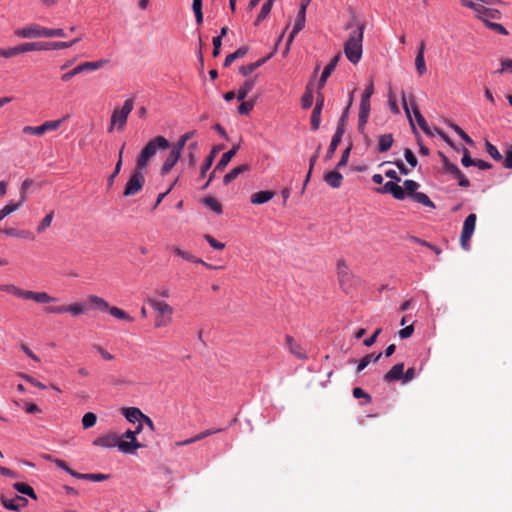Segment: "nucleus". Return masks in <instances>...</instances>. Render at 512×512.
Instances as JSON below:
<instances>
[{"label": "nucleus", "mask_w": 512, "mask_h": 512, "mask_svg": "<svg viewBox=\"0 0 512 512\" xmlns=\"http://www.w3.org/2000/svg\"><path fill=\"white\" fill-rule=\"evenodd\" d=\"M353 26L354 22H349L346 28L350 29ZM355 26L344 45L345 56L353 64H357L362 58L365 23H356Z\"/></svg>", "instance_id": "1"}, {"label": "nucleus", "mask_w": 512, "mask_h": 512, "mask_svg": "<svg viewBox=\"0 0 512 512\" xmlns=\"http://www.w3.org/2000/svg\"><path fill=\"white\" fill-rule=\"evenodd\" d=\"M170 143L164 136H156L150 140L145 147L138 154L136 159V167L140 170H145L150 160L157 154L160 149L169 148Z\"/></svg>", "instance_id": "2"}, {"label": "nucleus", "mask_w": 512, "mask_h": 512, "mask_svg": "<svg viewBox=\"0 0 512 512\" xmlns=\"http://www.w3.org/2000/svg\"><path fill=\"white\" fill-rule=\"evenodd\" d=\"M134 101L132 98L126 99L121 109H114L111 119L110 126L108 131L111 132L115 126H117L118 130H123L129 114L133 110Z\"/></svg>", "instance_id": "3"}, {"label": "nucleus", "mask_w": 512, "mask_h": 512, "mask_svg": "<svg viewBox=\"0 0 512 512\" xmlns=\"http://www.w3.org/2000/svg\"><path fill=\"white\" fill-rule=\"evenodd\" d=\"M108 63L107 59H100L98 61H92V62H83L76 67H74L72 70L64 73L61 76V80L64 82L70 81L74 76L83 73V72H89V71H95L100 68H102L104 65Z\"/></svg>", "instance_id": "4"}, {"label": "nucleus", "mask_w": 512, "mask_h": 512, "mask_svg": "<svg viewBox=\"0 0 512 512\" xmlns=\"http://www.w3.org/2000/svg\"><path fill=\"white\" fill-rule=\"evenodd\" d=\"M144 170H140L139 168L135 167V170L131 173L124 191L123 195L126 197L134 196L137 194L143 187L145 178L143 175Z\"/></svg>", "instance_id": "5"}, {"label": "nucleus", "mask_w": 512, "mask_h": 512, "mask_svg": "<svg viewBox=\"0 0 512 512\" xmlns=\"http://www.w3.org/2000/svg\"><path fill=\"white\" fill-rule=\"evenodd\" d=\"M49 314L70 313L72 316H79L87 311V306L83 303H74L71 305L49 306L45 308Z\"/></svg>", "instance_id": "6"}, {"label": "nucleus", "mask_w": 512, "mask_h": 512, "mask_svg": "<svg viewBox=\"0 0 512 512\" xmlns=\"http://www.w3.org/2000/svg\"><path fill=\"white\" fill-rule=\"evenodd\" d=\"M136 434L132 430H127L122 438L129 439V441H124L121 439V443L119 444V451L124 454H134V452L139 449L145 447L144 444L140 443L136 439Z\"/></svg>", "instance_id": "7"}, {"label": "nucleus", "mask_w": 512, "mask_h": 512, "mask_svg": "<svg viewBox=\"0 0 512 512\" xmlns=\"http://www.w3.org/2000/svg\"><path fill=\"white\" fill-rule=\"evenodd\" d=\"M62 120L46 121L40 126H24L22 132L27 135L41 136L47 131H54L59 128Z\"/></svg>", "instance_id": "8"}, {"label": "nucleus", "mask_w": 512, "mask_h": 512, "mask_svg": "<svg viewBox=\"0 0 512 512\" xmlns=\"http://www.w3.org/2000/svg\"><path fill=\"white\" fill-rule=\"evenodd\" d=\"M45 27L38 24H31L14 31L15 36L23 39H35L44 37Z\"/></svg>", "instance_id": "9"}, {"label": "nucleus", "mask_w": 512, "mask_h": 512, "mask_svg": "<svg viewBox=\"0 0 512 512\" xmlns=\"http://www.w3.org/2000/svg\"><path fill=\"white\" fill-rule=\"evenodd\" d=\"M121 443V438L116 433H108L106 435H102L93 440V445L103 448H114L117 447L119 449V444Z\"/></svg>", "instance_id": "10"}, {"label": "nucleus", "mask_w": 512, "mask_h": 512, "mask_svg": "<svg viewBox=\"0 0 512 512\" xmlns=\"http://www.w3.org/2000/svg\"><path fill=\"white\" fill-rule=\"evenodd\" d=\"M475 13L477 17L485 23V25L491 22L490 19H499L501 15L498 10L487 8L482 3L477 4Z\"/></svg>", "instance_id": "11"}, {"label": "nucleus", "mask_w": 512, "mask_h": 512, "mask_svg": "<svg viewBox=\"0 0 512 512\" xmlns=\"http://www.w3.org/2000/svg\"><path fill=\"white\" fill-rule=\"evenodd\" d=\"M337 275L339 279V283L342 287L351 284L352 273L347 266L346 262L342 259L337 262Z\"/></svg>", "instance_id": "12"}, {"label": "nucleus", "mask_w": 512, "mask_h": 512, "mask_svg": "<svg viewBox=\"0 0 512 512\" xmlns=\"http://www.w3.org/2000/svg\"><path fill=\"white\" fill-rule=\"evenodd\" d=\"M182 151L179 150V148H176L175 146L172 147L170 150V153L166 160L164 161L162 167H161V174L166 175L168 174L171 169L175 166V164L180 159Z\"/></svg>", "instance_id": "13"}, {"label": "nucleus", "mask_w": 512, "mask_h": 512, "mask_svg": "<svg viewBox=\"0 0 512 512\" xmlns=\"http://www.w3.org/2000/svg\"><path fill=\"white\" fill-rule=\"evenodd\" d=\"M399 182L387 181L383 188L380 189L382 193H389L397 200H403L406 198L404 189L398 185Z\"/></svg>", "instance_id": "14"}, {"label": "nucleus", "mask_w": 512, "mask_h": 512, "mask_svg": "<svg viewBox=\"0 0 512 512\" xmlns=\"http://www.w3.org/2000/svg\"><path fill=\"white\" fill-rule=\"evenodd\" d=\"M285 341L291 354L301 360L307 359L306 350L292 336L286 335Z\"/></svg>", "instance_id": "15"}, {"label": "nucleus", "mask_w": 512, "mask_h": 512, "mask_svg": "<svg viewBox=\"0 0 512 512\" xmlns=\"http://www.w3.org/2000/svg\"><path fill=\"white\" fill-rule=\"evenodd\" d=\"M25 300H33L37 303H51L57 301V298L50 296L47 292H35L31 290H26Z\"/></svg>", "instance_id": "16"}, {"label": "nucleus", "mask_w": 512, "mask_h": 512, "mask_svg": "<svg viewBox=\"0 0 512 512\" xmlns=\"http://www.w3.org/2000/svg\"><path fill=\"white\" fill-rule=\"evenodd\" d=\"M27 499L16 495L12 499H6L4 496H1V503L6 509L12 511H19L22 507L27 505Z\"/></svg>", "instance_id": "17"}, {"label": "nucleus", "mask_w": 512, "mask_h": 512, "mask_svg": "<svg viewBox=\"0 0 512 512\" xmlns=\"http://www.w3.org/2000/svg\"><path fill=\"white\" fill-rule=\"evenodd\" d=\"M404 376V363L395 364L383 377L386 383L402 380Z\"/></svg>", "instance_id": "18"}, {"label": "nucleus", "mask_w": 512, "mask_h": 512, "mask_svg": "<svg viewBox=\"0 0 512 512\" xmlns=\"http://www.w3.org/2000/svg\"><path fill=\"white\" fill-rule=\"evenodd\" d=\"M148 304L154 309L158 315L171 317L173 314V308L164 301L156 299H148Z\"/></svg>", "instance_id": "19"}, {"label": "nucleus", "mask_w": 512, "mask_h": 512, "mask_svg": "<svg viewBox=\"0 0 512 512\" xmlns=\"http://www.w3.org/2000/svg\"><path fill=\"white\" fill-rule=\"evenodd\" d=\"M476 219H477L476 214L471 213L464 220L462 232H461V235H463L464 241L471 239V237L474 233V230H475Z\"/></svg>", "instance_id": "20"}, {"label": "nucleus", "mask_w": 512, "mask_h": 512, "mask_svg": "<svg viewBox=\"0 0 512 512\" xmlns=\"http://www.w3.org/2000/svg\"><path fill=\"white\" fill-rule=\"evenodd\" d=\"M305 20H306V12H304V8H299L294 26L292 31L289 34L288 37V44H290L294 37L304 28L305 26Z\"/></svg>", "instance_id": "21"}, {"label": "nucleus", "mask_w": 512, "mask_h": 512, "mask_svg": "<svg viewBox=\"0 0 512 512\" xmlns=\"http://www.w3.org/2000/svg\"><path fill=\"white\" fill-rule=\"evenodd\" d=\"M410 105L412 107V110H413V114H414V117L419 125V127L421 128V130L427 134V135H431V132H430V128L425 120V118L423 117V115L421 114L420 110L418 109L417 105H416V102L414 100V97L411 96V99H410Z\"/></svg>", "instance_id": "22"}, {"label": "nucleus", "mask_w": 512, "mask_h": 512, "mask_svg": "<svg viewBox=\"0 0 512 512\" xmlns=\"http://www.w3.org/2000/svg\"><path fill=\"white\" fill-rule=\"evenodd\" d=\"M121 413L124 415L126 420L130 423L141 422L144 413L137 407H124L121 409Z\"/></svg>", "instance_id": "23"}, {"label": "nucleus", "mask_w": 512, "mask_h": 512, "mask_svg": "<svg viewBox=\"0 0 512 512\" xmlns=\"http://www.w3.org/2000/svg\"><path fill=\"white\" fill-rule=\"evenodd\" d=\"M424 51H425V43L423 41H421L419 44V47H418L416 58H415L416 71L420 76L425 74L427 71L425 58H424Z\"/></svg>", "instance_id": "24"}, {"label": "nucleus", "mask_w": 512, "mask_h": 512, "mask_svg": "<svg viewBox=\"0 0 512 512\" xmlns=\"http://www.w3.org/2000/svg\"><path fill=\"white\" fill-rule=\"evenodd\" d=\"M239 148H240V145L236 144L229 151L223 153L215 167V170H223L228 165V163L232 160V158L236 155Z\"/></svg>", "instance_id": "25"}, {"label": "nucleus", "mask_w": 512, "mask_h": 512, "mask_svg": "<svg viewBox=\"0 0 512 512\" xmlns=\"http://www.w3.org/2000/svg\"><path fill=\"white\" fill-rule=\"evenodd\" d=\"M338 169L329 171L324 175V181L332 188H339L343 181V176Z\"/></svg>", "instance_id": "26"}, {"label": "nucleus", "mask_w": 512, "mask_h": 512, "mask_svg": "<svg viewBox=\"0 0 512 512\" xmlns=\"http://www.w3.org/2000/svg\"><path fill=\"white\" fill-rule=\"evenodd\" d=\"M274 195L275 193L270 190L258 191L251 195L250 201L252 204L261 205L270 201Z\"/></svg>", "instance_id": "27"}, {"label": "nucleus", "mask_w": 512, "mask_h": 512, "mask_svg": "<svg viewBox=\"0 0 512 512\" xmlns=\"http://www.w3.org/2000/svg\"><path fill=\"white\" fill-rule=\"evenodd\" d=\"M249 170H250L249 164H242V165H239V166L233 168L230 172H228L224 176V178H223L224 185H228L233 180H235L240 174L247 172Z\"/></svg>", "instance_id": "28"}, {"label": "nucleus", "mask_w": 512, "mask_h": 512, "mask_svg": "<svg viewBox=\"0 0 512 512\" xmlns=\"http://www.w3.org/2000/svg\"><path fill=\"white\" fill-rule=\"evenodd\" d=\"M271 57V55H268L266 57H263L253 63H250V64H247V65H243L240 67L239 69V73L244 76V77H247L248 75H250L252 72H254L256 69H258L259 67H261L264 63H266V61Z\"/></svg>", "instance_id": "29"}, {"label": "nucleus", "mask_w": 512, "mask_h": 512, "mask_svg": "<svg viewBox=\"0 0 512 512\" xmlns=\"http://www.w3.org/2000/svg\"><path fill=\"white\" fill-rule=\"evenodd\" d=\"M257 76L247 79L238 89L237 99L243 101L247 94L254 88Z\"/></svg>", "instance_id": "30"}, {"label": "nucleus", "mask_w": 512, "mask_h": 512, "mask_svg": "<svg viewBox=\"0 0 512 512\" xmlns=\"http://www.w3.org/2000/svg\"><path fill=\"white\" fill-rule=\"evenodd\" d=\"M373 93H374V85H373V82L371 81L366 86V88L361 96L359 109H365V110L371 109L370 108V98L373 95Z\"/></svg>", "instance_id": "31"}, {"label": "nucleus", "mask_w": 512, "mask_h": 512, "mask_svg": "<svg viewBox=\"0 0 512 512\" xmlns=\"http://www.w3.org/2000/svg\"><path fill=\"white\" fill-rule=\"evenodd\" d=\"M19 54L31 51H45L44 42H27L17 46Z\"/></svg>", "instance_id": "32"}, {"label": "nucleus", "mask_w": 512, "mask_h": 512, "mask_svg": "<svg viewBox=\"0 0 512 512\" xmlns=\"http://www.w3.org/2000/svg\"><path fill=\"white\" fill-rule=\"evenodd\" d=\"M394 142L393 135L392 134H383L379 137L378 140V151L379 152H386L388 151L392 144Z\"/></svg>", "instance_id": "33"}, {"label": "nucleus", "mask_w": 512, "mask_h": 512, "mask_svg": "<svg viewBox=\"0 0 512 512\" xmlns=\"http://www.w3.org/2000/svg\"><path fill=\"white\" fill-rule=\"evenodd\" d=\"M248 52V48L246 46H242L238 48L235 52L229 54L226 56L223 66L228 67L232 64L233 61H235L238 58L244 57Z\"/></svg>", "instance_id": "34"}, {"label": "nucleus", "mask_w": 512, "mask_h": 512, "mask_svg": "<svg viewBox=\"0 0 512 512\" xmlns=\"http://www.w3.org/2000/svg\"><path fill=\"white\" fill-rule=\"evenodd\" d=\"M411 198L414 202L419 203L425 207H429L432 209L435 208L434 202L428 197L427 194L423 192H416L415 194H412Z\"/></svg>", "instance_id": "35"}, {"label": "nucleus", "mask_w": 512, "mask_h": 512, "mask_svg": "<svg viewBox=\"0 0 512 512\" xmlns=\"http://www.w3.org/2000/svg\"><path fill=\"white\" fill-rule=\"evenodd\" d=\"M447 125L459 135V137L468 145H474L472 138L457 124L452 121H447Z\"/></svg>", "instance_id": "36"}, {"label": "nucleus", "mask_w": 512, "mask_h": 512, "mask_svg": "<svg viewBox=\"0 0 512 512\" xmlns=\"http://www.w3.org/2000/svg\"><path fill=\"white\" fill-rule=\"evenodd\" d=\"M88 300L94 305L96 309L102 312H108L110 308L108 302L97 295H89Z\"/></svg>", "instance_id": "37"}, {"label": "nucleus", "mask_w": 512, "mask_h": 512, "mask_svg": "<svg viewBox=\"0 0 512 512\" xmlns=\"http://www.w3.org/2000/svg\"><path fill=\"white\" fill-rule=\"evenodd\" d=\"M203 204L215 212L216 214L222 213V205L212 196H206L202 199Z\"/></svg>", "instance_id": "38"}, {"label": "nucleus", "mask_w": 512, "mask_h": 512, "mask_svg": "<svg viewBox=\"0 0 512 512\" xmlns=\"http://www.w3.org/2000/svg\"><path fill=\"white\" fill-rule=\"evenodd\" d=\"M0 290L7 292L9 294H12L18 298H22V299H24L25 292H26V290H23V289L15 286L14 284H2V285H0Z\"/></svg>", "instance_id": "39"}, {"label": "nucleus", "mask_w": 512, "mask_h": 512, "mask_svg": "<svg viewBox=\"0 0 512 512\" xmlns=\"http://www.w3.org/2000/svg\"><path fill=\"white\" fill-rule=\"evenodd\" d=\"M14 489L21 494L27 495L33 499H36L37 496L31 486L23 482H17L13 485Z\"/></svg>", "instance_id": "40"}, {"label": "nucleus", "mask_w": 512, "mask_h": 512, "mask_svg": "<svg viewBox=\"0 0 512 512\" xmlns=\"http://www.w3.org/2000/svg\"><path fill=\"white\" fill-rule=\"evenodd\" d=\"M274 2H275V0H266V2L262 5L259 15L257 16L255 25H258L269 15Z\"/></svg>", "instance_id": "41"}, {"label": "nucleus", "mask_w": 512, "mask_h": 512, "mask_svg": "<svg viewBox=\"0 0 512 512\" xmlns=\"http://www.w3.org/2000/svg\"><path fill=\"white\" fill-rule=\"evenodd\" d=\"M109 314L117 319H120V320H125V321H128V322H132L133 321V318L128 314L126 313L124 310L118 308V307H115V306H110L109 310H108Z\"/></svg>", "instance_id": "42"}, {"label": "nucleus", "mask_w": 512, "mask_h": 512, "mask_svg": "<svg viewBox=\"0 0 512 512\" xmlns=\"http://www.w3.org/2000/svg\"><path fill=\"white\" fill-rule=\"evenodd\" d=\"M369 115H370V110L359 109V114H358V131L361 134L364 133L365 126H366V124L368 122V119H369Z\"/></svg>", "instance_id": "43"}, {"label": "nucleus", "mask_w": 512, "mask_h": 512, "mask_svg": "<svg viewBox=\"0 0 512 512\" xmlns=\"http://www.w3.org/2000/svg\"><path fill=\"white\" fill-rule=\"evenodd\" d=\"M23 204L19 201L17 203H8L2 209H0V221H2L6 216L18 210Z\"/></svg>", "instance_id": "44"}, {"label": "nucleus", "mask_w": 512, "mask_h": 512, "mask_svg": "<svg viewBox=\"0 0 512 512\" xmlns=\"http://www.w3.org/2000/svg\"><path fill=\"white\" fill-rule=\"evenodd\" d=\"M485 149H486V152L496 161H501L502 160V155L501 153L499 152V150L497 149V147L495 145H493L491 142H489L488 140L485 141Z\"/></svg>", "instance_id": "45"}, {"label": "nucleus", "mask_w": 512, "mask_h": 512, "mask_svg": "<svg viewBox=\"0 0 512 512\" xmlns=\"http://www.w3.org/2000/svg\"><path fill=\"white\" fill-rule=\"evenodd\" d=\"M97 416L93 412H87L82 417V425L84 429L93 427L96 424Z\"/></svg>", "instance_id": "46"}, {"label": "nucleus", "mask_w": 512, "mask_h": 512, "mask_svg": "<svg viewBox=\"0 0 512 512\" xmlns=\"http://www.w3.org/2000/svg\"><path fill=\"white\" fill-rule=\"evenodd\" d=\"M196 135V130H191L180 136L177 143L174 145L179 150H183L188 140L192 139Z\"/></svg>", "instance_id": "47"}, {"label": "nucleus", "mask_w": 512, "mask_h": 512, "mask_svg": "<svg viewBox=\"0 0 512 512\" xmlns=\"http://www.w3.org/2000/svg\"><path fill=\"white\" fill-rule=\"evenodd\" d=\"M439 155L441 157L443 167L446 170V172L453 175L457 171V169H459V167L456 164L450 162L448 157L445 154H443L442 152H440Z\"/></svg>", "instance_id": "48"}, {"label": "nucleus", "mask_w": 512, "mask_h": 512, "mask_svg": "<svg viewBox=\"0 0 512 512\" xmlns=\"http://www.w3.org/2000/svg\"><path fill=\"white\" fill-rule=\"evenodd\" d=\"M215 152H216V148H214L211 153L207 156V158L205 159V161L203 162L202 166H201V171H200V177H205L206 175V172L210 169V167L212 166L213 164V160H214V155H215Z\"/></svg>", "instance_id": "49"}, {"label": "nucleus", "mask_w": 512, "mask_h": 512, "mask_svg": "<svg viewBox=\"0 0 512 512\" xmlns=\"http://www.w3.org/2000/svg\"><path fill=\"white\" fill-rule=\"evenodd\" d=\"M45 51L46 50H59V49H67L72 47V43L67 42H44Z\"/></svg>", "instance_id": "50"}, {"label": "nucleus", "mask_w": 512, "mask_h": 512, "mask_svg": "<svg viewBox=\"0 0 512 512\" xmlns=\"http://www.w3.org/2000/svg\"><path fill=\"white\" fill-rule=\"evenodd\" d=\"M404 185V191H406V196L410 195L412 197V194H415L417 192V189L419 188V183H417L414 180L407 179L403 183Z\"/></svg>", "instance_id": "51"}, {"label": "nucleus", "mask_w": 512, "mask_h": 512, "mask_svg": "<svg viewBox=\"0 0 512 512\" xmlns=\"http://www.w3.org/2000/svg\"><path fill=\"white\" fill-rule=\"evenodd\" d=\"M340 59H341V54L338 53L330 60L329 64L324 68L322 73L325 74V76L329 77L332 74V72L335 70Z\"/></svg>", "instance_id": "52"}, {"label": "nucleus", "mask_w": 512, "mask_h": 512, "mask_svg": "<svg viewBox=\"0 0 512 512\" xmlns=\"http://www.w3.org/2000/svg\"><path fill=\"white\" fill-rule=\"evenodd\" d=\"M54 217V212L51 211L48 213L40 222V224L37 227V232L42 233L44 232L50 225Z\"/></svg>", "instance_id": "53"}, {"label": "nucleus", "mask_w": 512, "mask_h": 512, "mask_svg": "<svg viewBox=\"0 0 512 512\" xmlns=\"http://www.w3.org/2000/svg\"><path fill=\"white\" fill-rule=\"evenodd\" d=\"M312 104H313V94H312V91L309 88H307L305 93L302 95L301 105H302L303 109H308L312 106Z\"/></svg>", "instance_id": "54"}, {"label": "nucleus", "mask_w": 512, "mask_h": 512, "mask_svg": "<svg viewBox=\"0 0 512 512\" xmlns=\"http://www.w3.org/2000/svg\"><path fill=\"white\" fill-rule=\"evenodd\" d=\"M109 478L108 474H102V473H86L83 476V480H89L92 482H101L105 481Z\"/></svg>", "instance_id": "55"}, {"label": "nucleus", "mask_w": 512, "mask_h": 512, "mask_svg": "<svg viewBox=\"0 0 512 512\" xmlns=\"http://www.w3.org/2000/svg\"><path fill=\"white\" fill-rule=\"evenodd\" d=\"M455 179L458 181V185L463 188H468L470 186V181L468 178L463 174V172L460 169H457V171L452 175Z\"/></svg>", "instance_id": "56"}, {"label": "nucleus", "mask_w": 512, "mask_h": 512, "mask_svg": "<svg viewBox=\"0 0 512 512\" xmlns=\"http://www.w3.org/2000/svg\"><path fill=\"white\" fill-rule=\"evenodd\" d=\"M32 185V181L30 179H26L22 182L20 186V196H19V202L21 204H24L26 202V193L29 187Z\"/></svg>", "instance_id": "57"}, {"label": "nucleus", "mask_w": 512, "mask_h": 512, "mask_svg": "<svg viewBox=\"0 0 512 512\" xmlns=\"http://www.w3.org/2000/svg\"><path fill=\"white\" fill-rule=\"evenodd\" d=\"M340 142H341L340 140L332 137L330 145H329L326 155L324 157L325 161H329L330 159H332Z\"/></svg>", "instance_id": "58"}, {"label": "nucleus", "mask_w": 512, "mask_h": 512, "mask_svg": "<svg viewBox=\"0 0 512 512\" xmlns=\"http://www.w3.org/2000/svg\"><path fill=\"white\" fill-rule=\"evenodd\" d=\"M254 101H244L238 106V113L241 115H248L254 108Z\"/></svg>", "instance_id": "59"}, {"label": "nucleus", "mask_w": 512, "mask_h": 512, "mask_svg": "<svg viewBox=\"0 0 512 512\" xmlns=\"http://www.w3.org/2000/svg\"><path fill=\"white\" fill-rule=\"evenodd\" d=\"M321 112L322 111H318L313 109L312 111V114H311V129L313 131H316L319 129V126H320V123H321Z\"/></svg>", "instance_id": "60"}, {"label": "nucleus", "mask_w": 512, "mask_h": 512, "mask_svg": "<svg viewBox=\"0 0 512 512\" xmlns=\"http://www.w3.org/2000/svg\"><path fill=\"white\" fill-rule=\"evenodd\" d=\"M121 168H122V161H121V159H118V161L115 165L114 171L111 173V175L107 179L108 188H111L113 186L114 180L117 177V175L120 173Z\"/></svg>", "instance_id": "61"}, {"label": "nucleus", "mask_w": 512, "mask_h": 512, "mask_svg": "<svg viewBox=\"0 0 512 512\" xmlns=\"http://www.w3.org/2000/svg\"><path fill=\"white\" fill-rule=\"evenodd\" d=\"M65 31L62 28H46L44 31V37H65Z\"/></svg>", "instance_id": "62"}, {"label": "nucleus", "mask_w": 512, "mask_h": 512, "mask_svg": "<svg viewBox=\"0 0 512 512\" xmlns=\"http://www.w3.org/2000/svg\"><path fill=\"white\" fill-rule=\"evenodd\" d=\"M204 239L208 242V244L217 250H223L225 248V244L217 241L214 237L209 234L204 235Z\"/></svg>", "instance_id": "63"}, {"label": "nucleus", "mask_w": 512, "mask_h": 512, "mask_svg": "<svg viewBox=\"0 0 512 512\" xmlns=\"http://www.w3.org/2000/svg\"><path fill=\"white\" fill-rule=\"evenodd\" d=\"M404 157H405V160L408 162V164L412 167H416L417 164H418V160L415 156V154L412 152L411 149L409 148H406L404 150Z\"/></svg>", "instance_id": "64"}]
</instances>
